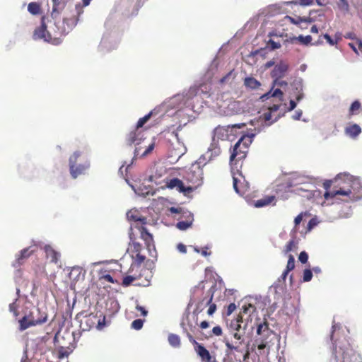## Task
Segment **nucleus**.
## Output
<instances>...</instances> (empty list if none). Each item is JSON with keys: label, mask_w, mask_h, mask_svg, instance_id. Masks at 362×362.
I'll return each instance as SVG.
<instances>
[{"label": "nucleus", "mask_w": 362, "mask_h": 362, "mask_svg": "<svg viewBox=\"0 0 362 362\" xmlns=\"http://www.w3.org/2000/svg\"><path fill=\"white\" fill-rule=\"evenodd\" d=\"M53 3L51 13L52 20L46 23L45 17L42 18L41 26L35 29L33 38L43 40L53 45H59L62 40L60 37L66 35L76 26L77 19L74 18H64L61 21L59 15L64 8L67 0H52Z\"/></svg>", "instance_id": "1"}, {"label": "nucleus", "mask_w": 362, "mask_h": 362, "mask_svg": "<svg viewBox=\"0 0 362 362\" xmlns=\"http://www.w3.org/2000/svg\"><path fill=\"white\" fill-rule=\"evenodd\" d=\"M334 182L337 183L339 189L333 191V196H346L351 202L362 199V195L359 194L362 189V182L358 177L346 173H339L334 178Z\"/></svg>", "instance_id": "2"}, {"label": "nucleus", "mask_w": 362, "mask_h": 362, "mask_svg": "<svg viewBox=\"0 0 362 362\" xmlns=\"http://www.w3.org/2000/svg\"><path fill=\"white\" fill-rule=\"evenodd\" d=\"M199 94V88L197 86H192L182 93L174 95L170 100V105L177 109V114L179 117L182 116V111L185 110V115L189 117L188 120H190L191 118H194V103Z\"/></svg>", "instance_id": "3"}, {"label": "nucleus", "mask_w": 362, "mask_h": 362, "mask_svg": "<svg viewBox=\"0 0 362 362\" xmlns=\"http://www.w3.org/2000/svg\"><path fill=\"white\" fill-rule=\"evenodd\" d=\"M334 356L336 362H362L360 355L352 349L346 340L336 344Z\"/></svg>", "instance_id": "4"}, {"label": "nucleus", "mask_w": 362, "mask_h": 362, "mask_svg": "<svg viewBox=\"0 0 362 362\" xmlns=\"http://www.w3.org/2000/svg\"><path fill=\"white\" fill-rule=\"evenodd\" d=\"M221 153V150L218 141L214 138L207 151L197 160V163L199 166H205L208 163L219 156Z\"/></svg>", "instance_id": "5"}, {"label": "nucleus", "mask_w": 362, "mask_h": 362, "mask_svg": "<svg viewBox=\"0 0 362 362\" xmlns=\"http://www.w3.org/2000/svg\"><path fill=\"white\" fill-rule=\"evenodd\" d=\"M81 156V152L75 151L69 158V170L71 177L76 179L83 175L90 168V162L86 161L83 164H77V160Z\"/></svg>", "instance_id": "6"}, {"label": "nucleus", "mask_w": 362, "mask_h": 362, "mask_svg": "<svg viewBox=\"0 0 362 362\" xmlns=\"http://www.w3.org/2000/svg\"><path fill=\"white\" fill-rule=\"evenodd\" d=\"M249 146H245L243 139H240L234 145L230 156V164L232 167L237 165V162L246 157Z\"/></svg>", "instance_id": "7"}, {"label": "nucleus", "mask_w": 362, "mask_h": 362, "mask_svg": "<svg viewBox=\"0 0 362 362\" xmlns=\"http://www.w3.org/2000/svg\"><path fill=\"white\" fill-rule=\"evenodd\" d=\"M203 167L199 166L197 160L187 171L185 179L189 183L197 185V186L200 185L203 179Z\"/></svg>", "instance_id": "8"}, {"label": "nucleus", "mask_w": 362, "mask_h": 362, "mask_svg": "<svg viewBox=\"0 0 362 362\" xmlns=\"http://www.w3.org/2000/svg\"><path fill=\"white\" fill-rule=\"evenodd\" d=\"M144 141V136L142 131L135 129L131 132L127 138V141L129 145H134L135 149L134 151V158H136L139 155V151L141 148L140 145Z\"/></svg>", "instance_id": "9"}, {"label": "nucleus", "mask_w": 362, "mask_h": 362, "mask_svg": "<svg viewBox=\"0 0 362 362\" xmlns=\"http://www.w3.org/2000/svg\"><path fill=\"white\" fill-rule=\"evenodd\" d=\"M287 185L288 187H296L300 185L313 187V184L311 182L310 178L309 177L298 173H294L291 175V176L288 180Z\"/></svg>", "instance_id": "10"}, {"label": "nucleus", "mask_w": 362, "mask_h": 362, "mask_svg": "<svg viewBox=\"0 0 362 362\" xmlns=\"http://www.w3.org/2000/svg\"><path fill=\"white\" fill-rule=\"evenodd\" d=\"M167 187L170 189H177L179 192L183 193L185 196L192 192L194 189L191 186H185L183 182L178 178L171 179L168 182Z\"/></svg>", "instance_id": "11"}, {"label": "nucleus", "mask_w": 362, "mask_h": 362, "mask_svg": "<svg viewBox=\"0 0 362 362\" xmlns=\"http://www.w3.org/2000/svg\"><path fill=\"white\" fill-rule=\"evenodd\" d=\"M289 65L284 61H280L272 70L271 75L273 78H283L288 70Z\"/></svg>", "instance_id": "12"}, {"label": "nucleus", "mask_w": 362, "mask_h": 362, "mask_svg": "<svg viewBox=\"0 0 362 362\" xmlns=\"http://www.w3.org/2000/svg\"><path fill=\"white\" fill-rule=\"evenodd\" d=\"M118 40L115 39V36L112 35H104L103 37L100 47L101 49L111 50L115 49L118 45Z\"/></svg>", "instance_id": "13"}, {"label": "nucleus", "mask_w": 362, "mask_h": 362, "mask_svg": "<svg viewBox=\"0 0 362 362\" xmlns=\"http://www.w3.org/2000/svg\"><path fill=\"white\" fill-rule=\"evenodd\" d=\"M34 252V250L31 249V247H28L22 250L19 255L16 256L15 261L12 265L14 267H18L23 264L24 259H27Z\"/></svg>", "instance_id": "14"}, {"label": "nucleus", "mask_w": 362, "mask_h": 362, "mask_svg": "<svg viewBox=\"0 0 362 362\" xmlns=\"http://www.w3.org/2000/svg\"><path fill=\"white\" fill-rule=\"evenodd\" d=\"M40 315V310L38 308H34L31 310L29 314H26V316H29V319L33 320V325L35 326L37 325H40L47 321V315L43 313L40 317L37 316Z\"/></svg>", "instance_id": "15"}, {"label": "nucleus", "mask_w": 362, "mask_h": 362, "mask_svg": "<svg viewBox=\"0 0 362 362\" xmlns=\"http://www.w3.org/2000/svg\"><path fill=\"white\" fill-rule=\"evenodd\" d=\"M313 187H308L305 185H300L296 187V188L294 189V192L298 194V195L305 197L308 199H310L314 197V190Z\"/></svg>", "instance_id": "16"}, {"label": "nucleus", "mask_w": 362, "mask_h": 362, "mask_svg": "<svg viewBox=\"0 0 362 362\" xmlns=\"http://www.w3.org/2000/svg\"><path fill=\"white\" fill-rule=\"evenodd\" d=\"M313 187H308L305 185H300L296 187V188L294 189V192L298 194V195L305 197L308 199H310L314 197V190Z\"/></svg>", "instance_id": "17"}, {"label": "nucleus", "mask_w": 362, "mask_h": 362, "mask_svg": "<svg viewBox=\"0 0 362 362\" xmlns=\"http://www.w3.org/2000/svg\"><path fill=\"white\" fill-rule=\"evenodd\" d=\"M229 132H231L229 127H218L214 130L213 138L218 141L221 140H226L228 139Z\"/></svg>", "instance_id": "18"}, {"label": "nucleus", "mask_w": 362, "mask_h": 362, "mask_svg": "<svg viewBox=\"0 0 362 362\" xmlns=\"http://www.w3.org/2000/svg\"><path fill=\"white\" fill-rule=\"evenodd\" d=\"M197 354L201 358L202 362H210L215 358L212 357L209 351L202 345L199 344L197 347H194Z\"/></svg>", "instance_id": "19"}, {"label": "nucleus", "mask_w": 362, "mask_h": 362, "mask_svg": "<svg viewBox=\"0 0 362 362\" xmlns=\"http://www.w3.org/2000/svg\"><path fill=\"white\" fill-rule=\"evenodd\" d=\"M75 346L70 344L69 346H59L57 347L58 358L62 359L67 358L74 350Z\"/></svg>", "instance_id": "20"}, {"label": "nucleus", "mask_w": 362, "mask_h": 362, "mask_svg": "<svg viewBox=\"0 0 362 362\" xmlns=\"http://www.w3.org/2000/svg\"><path fill=\"white\" fill-rule=\"evenodd\" d=\"M43 249L45 250L47 257L50 259V262L57 263L60 257V254L58 252L55 251L49 245H45Z\"/></svg>", "instance_id": "21"}, {"label": "nucleus", "mask_w": 362, "mask_h": 362, "mask_svg": "<svg viewBox=\"0 0 362 362\" xmlns=\"http://www.w3.org/2000/svg\"><path fill=\"white\" fill-rule=\"evenodd\" d=\"M361 133V128L358 124H354L345 128V134L352 139H356Z\"/></svg>", "instance_id": "22"}, {"label": "nucleus", "mask_w": 362, "mask_h": 362, "mask_svg": "<svg viewBox=\"0 0 362 362\" xmlns=\"http://www.w3.org/2000/svg\"><path fill=\"white\" fill-rule=\"evenodd\" d=\"M288 274V272L285 270L283 274H281V277L278 279V281L276 283H274L272 287L275 290V294L278 296V297L280 296V293L283 292L284 290V287L283 284L281 283V281H284L287 275Z\"/></svg>", "instance_id": "23"}, {"label": "nucleus", "mask_w": 362, "mask_h": 362, "mask_svg": "<svg viewBox=\"0 0 362 362\" xmlns=\"http://www.w3.org/2000/svg\"><path fill=\"white\" fill-rule=\"evenodd\" d=\"M245 86L250 90H257L261 86V83L254 77H246L244 79Z\"/></svg>", "instance_id": "24"}, {"label": "nucleus", "mask_w": 362, "mask_h": 362, "mask_svg": "<svg viewBox=\"0 0 362 362\" xmlns=\"http://www.w3.org/2000/svg\"><path fill=\"white\" fill-rule=\"evenodd\" d=\"M272 332L267 322L259 323L257 327V334L260 337L265 338Z\"/></svg>", "instance_id": "25"}, {"label": "nucleus", "mask_w": 362, "mask_h": 362, "mask_svg": "<svg viewBox=\"0 0 362 362\" xmlns=\"http://www.w3.org/2000/svg\"><path fill=\"white\" fill-rule=\"evenodd\" d=\"M33 320L29 319V316H26L25 315L18 321L19 323V330L24 331L28 328L34 326Z\"/></svg>", "instance_id": "26"}, {"label": "nucleus", "mask_w": 362, "mask_h": 362, "mask_svg": "<svg viewBox=\"0 0 362 362\" xmlns=\"http://www.w3.org/2000/svg\"><path fill=\"white\" fill-rule=\"evenodd\" d=\"M131 257L133 259L130 268L132 269H133V267L135 266L139 267L146 260V257L143 255H141L139 252H137L135 254V255L134 254H131Z\"/></svg>", "instance_id": "27"}, {"label": "nucleus", "mask_w": 362, "mask_h": 362, "mask_svg": "<svg viewBox=\"0 0 362 362\" xmlns=\"http://www.w3.org/2000/svg\"><path fill=\"white\" fill-rule=\"evenodd\" d=\"M198 319H193L191 315H188L185 320H182V322H185L186 327L188 328L189 331L194 332L196 329L197 325Z\"/></svg>", "instance_id": "28"}, {"label": "nucleus", "mask_w": 362, "mask_h": 362, "mask_svg": "<svg viewBox=\"0 0 362 362\" xmlns=\"http://www.w3.org/2000/svg\"><path fill=\"white\" fill-rule=\"evenodd\" d=\"M169 344L174 348H180L181 346L180 337L175 334H170L168 337Z\"/></svg>", "instance_id": "29"}, {"label": "nucleus", "mask_w": 362, "mask_h": 362, "mask_svg": "<svg viewBox=\"0 0 362 362\" xmlns=\"http://www.w3.org/2000/svg\"><path fill=\"white\" fill-rule=\"evenodd\" d=\"M275 197L274 196L267 197L260 199H258L255 202V206L257 208L263 207L271 204Z\"/></svg>", "instance_id": "30"}, {"label": "nucleus", "mask_w": 362, "mask_h": 362, "mask_svg": "<svg viewBox=\"0 0 362 362\" xmlns=\"http://www.w3.org/2000/svg\"><path fill=\"white\" fill-rule=\"evenodd\" d=\"M180 325L183 332L186 334L189 341L194 345V347H197L200 344L198 343L192 337V335L191 334L192 332L188 330V328L186 327L185 322H182Z\"/></svg>", "instance_id": "31"}, {"label": "nucleus", "mask_w": 362, "mask_h": 362, "mask_svg": "<svg viewBox=\"0 0 362 362\" xmlns=\"http://www.w3.org/2000/svg\"><path fill=\"white\" fill-rule=\"evenodd\" d=\"M141 238L145 241L147 247L151 245V243L153 242V236L151 233H148L146 228H142L141 230Z\"/></svg>", "instance_id": "32"}, {"label": "nucleus", "mask_w": 362, "mask_h": 362, "mask_svg": "<svg viewBox=\"0 0 362 362\" xmlns=\"http://www.w3.org/2000/svg\"><path fill=\"white\" fill-rule=\"evenodd\" d=\"M259 119L264 120L265 122V126L269 127L276 122L279 117H276L274 120L269 122L272 119V112L269 111V112L264 113L262 115L259 117Z\"/></svg>", "instance_id": "33"}, {"label": "nucleus", "mask_w": 362, "mask_h": 362, "mask_svg": "<svg viewBox=\"0 0 362 362\" xmlns=\"http://www.w3.org/2000/svg\"><path fill=\"white\" fill-rule=\"evenodd\" d=\"M242 322V317H240L237 318L235 320H233L230 322V327L232 332H243L242 326L240 325Z\"/></svg>", "instance_id": "34"}, {"label": "nucleus", "mask_w": 362, "mask_h": 362, "mask_svg": "<svg viewBox=\"0 0 362 362\" xmlns=\"http://www.w3.org/2000/svg\"><path fill=\"white\" fill-rule=\"evenodd\" d=\"M242 322V317H240L237 318L235 320H233L230 322V327L232 332H243L242 326L240 325Z\"/></svg>", "instance_id": "35"}, {"label": "nucleus", "mask_w": 362, "mask_h": 362, "mask_svg": "<svg viewBox=\"0 0 362 362\" xmlns=\"http://www.w3.org/2000/svg\"><path fill=\"white\" fill-rule=\"evenodd\" d=\"M292 86L296 92L303 91V80L301 78H296Z\"/></svg>", "instance_id": "36"}, {"label": "nucleus", "mask_w": 362, "mask_h": 362, "mask_svg": "<svg viewBox=\"0 0 362 362\" xmlns=\"http://www.w3.org/2000/svg\"><path fill=\"white\" fill-rule=\"evenodd\" d=\"M247 325L243 327V332H232L233 337L238 341L239 344H241L244 341L243 336L245 333Z\"/></svg>", "instance_id": "37"}, {"label": "nucleus", "mask_w": 362, "mask_h": 362, "mask_svg": "<svg viewBox=\"0 0 362 362\" xmlns=\"http://www.w3.org/2000/svg\"><path fill=\"white\" fill-rule=\"evenodd\" d=\"M28 11L33 15L38 14L40 11V5L35 2H31L28 6Z\"/></svg>", "instance_id": "38"}, {"label": "nucleus", "mask_w": 362, "mask_h": 362, "mask_svg": "<svg viewBox=\"0 0 362 362\" xmlns=\"http://www.w3.org/2000/svg\"><path fill=\"white\" fill-rule=\"evenodd\" d=\"M192 225L191 223V220H185L179 221L176 224V227L180 230H186L189 228H190Z\"/></svg>", "instance_id": "39"}, {"label": "nucleus", "mask_w": 362, "mask_h": 362, "mask_svg": "<svg viewBox=\"0 0 362 362\" xmlns=\"http://www.w3.org/2000/svg\"><path fill=\"white\" fill-rule=\"evenodd\" d=\"M152 114H153V112L151 111L147 115H146L144 117L140 118L136 123V129H139V128L142 127L149 120Z\"/></svg>", "instance_id": "40"}, {"label": "nucleus", "mask_w": 362, "mask_h": 362, "mask_svg": "<svg viewBox=\"0 0 362 362\" xmlns=\"http://www.w3.org/2000/svg\"><path fill=\"white\" fill-rule=\"evenodd\" d=\"M127 218H128L129 220H133V221H136V222L139 221V222H141L142 224H145V223H146V218L139 216L137 214H134L133 213H132V211H129V212L127 214Z\"/></svg>", "instance_id": "41"}, {"label": "nucleus", "mask_w": 362, "mask_h": 362, "mask_svg": "<svg viewBox=\"0 0 362 362\" xmlns=\"http://www.w3.org/2000/svg\"><path fill=\"white\" fill-rule=\"evenodd\" d=\"M293 40H298L302 44H303L305 45H308V44H310L311 42L312 37L310 35H306V36L299 35L297 37H294L293 39Z\"/></svg>", "instance_id": "42"}, {"label": "nucleus", "mask_w": 362, "mask_h": 362, "mask_svg": "<svg viewBox=\"0 0 362 362\" xmlns=\"http://www.w3.org/2000/svg\"><path fill=\"white\" fill-rule=\"evenodd\" d=\"M18 298H16L13 302L9 304L8 305V310L11 313L13 314L15 317H17L18 315V305H17Z\"/></svg>", "instance_id": "43"}, {"label": "nucleus", "mask_w": 362, "mask_h": 362, "mask_svg": "<svg viewBox=\"0 0 362 362\" xmlns=\"http://www.w3.org/2000/svg\"><path fill=\"white\" fill-rule=\"evenodd\" d=\"M361 109V103L359 101L356 100L354 103H352L350 109H349V113L351 115H356L358 114V111Z\"/></svg>", "instance_id": "44"}, {"label": "nucleus", "mask_w": 362, "mask_h": 362, "mask_svg": "<svg viewBox=\"0 0 362 362\" xmlns=\"http://www.w3.org/2000/svg\"><path fill=\"white\" fill-rule=\"evenodd\" d=\"M267 341L265 339L259 337L255 340V344L257 346L259 350H264L267 346Z\"/></svg>", "instance_id": "45"}, {"label": "nucleus", "mask_w": 362, "mask_h": 362, "mask_svg": "<svg viewBox=\"0 0 362 362\" xmlns=\"http://www.w3.org/2000/svg\"><path fill=\"white\" fill-rule=\"evenodd\" d=\"M144 322V320H141V319L134 320L132 322V328H133V329H134L136 330L141 329L142 328V327H143Z\"/></svg>", "instance_id": "46"}, {"label": "nucleus", "mask_w": 362, "mask_h": 362, "mask_svg": "<svg viewBox=\"0 0 362 362\" xmlns=\"http://www.w3.org/2000/svg\"><path fill=\"white\" fill-rule=\"evenodd\" d=\"M295 267V259L293 255H290L287 262L286 269L287 272H291Z\"/></svg>", "instance_id": "47"}, {"label": "nucleus", "mask_w": 362, "mask_h": 362, "mask_svg": "<svg viewBox=\"0 0 362 362\" xmlns=\"http://www.w3.org/2000/svg\"><path fill=\"white\" fill-rule=\"evenodd\" d=\"M255 136V134L251 133L250 134L243 136L240 139H243V142L245 143V146H250Z\"/></svg>", "instance_id": "48"}, {"label": "nucleus", "mask_w": 362, "mask_h": 362, "mask_svg": "<svg viewBox=\"0 0 362 362\" xmlns=\"http://www.w3.org/2000/svg\"><path fill=\"white\" fill-rule=\"evenodd\" d=\"M338 7L344 11H348L349 5L347 0H339L337 2Z\"/></svg>", "instance_id": "49"}, {"label": "nucleus", "mask_w": 362, "mask_h": 362, "mask_svg": "<svg viewBox=\"0 0 362 362\" xmlns=\"http://www.w3.org/2000/svg\"><path fill=\"white\" fill-rule=\"evenodd\" d=\"M313 272L309 269H305L303 272V280L304 282H308L312 279Z\"/></svg>", "instance_id": "50"}, {"label": "nucleus", "mask_w": 362, "mask_h": 362, "mask_svg": "<svg viewBox=\"0 0 362 362\" xmlns=\"http://www.w3.org/2000/svg\"><path fill=\"white\" fill-rule=\"evenodd\" d=\"M224 343L227 347V349L230 351H240L239 346L237 345H234L232 343L229 341L228 339H224Z\"/></svg>", "instance_id": "51"}, {"label": "nucleus", "mask_w": 362, "mask_h": 362, "mask_svg": "<svg viewBox=\"0 0 362 362\" xmlns=\"http://www.w3.org/2000/svg\"><path fill=\"white\" fill-rule=\"evenodd\" d=\"M136 279L135 277L132 276H126L123 279L122 285L124 286H129L134 280Z\"/></svg>", "instance_id": "52"}, {"label": "nucleus", "mask_w": 362, "mask_h": 362, "mask_svg": "<svg viewBox=\"0 0 362 362\" xmlns=\"http://www.w3.org/2000/svg\"><path fill=\"white\" fill-rule=\"evenodd\" d=\"M132 254H136L137 252H141V245L140 243L136 242H133L132 245Z\"/></svg>", "instance_id": "53"}, {"label": "nucleus", "mask_w": 362, "mask_h": 362, "mask_svg": "<svg viewBox=\"0 0 362 362\" xmlns=\"http://www.w3.org/2000/svg\"><path fill=\"white\" fill-rule=\"evenodd\" d=\"M182 216L183 218H186V220H191V223H193L194 215L192 212L187 210H183L182 212Z\"/></svg>", "instance_id": "54"}, {"label": "nucleus", "mask_w": 362, "mask_h": 362, "mask_svg": "<svg viewBox=\"0 0 362 362\" xmlns=\"http://www.w3.org/2000/svg\"><path fill=\"white\" fill-rule=\"evenodd\" d=\"M298 259L303 264L306 263L308 262V253L306 252H305V251H302L300 253V255H299Z\"/></svg>", "instance_id": "55"}, {"label": "nucleus", "mask_w": 362, "mask_h": 362, "mask_svg": "<svg viewBox=\"0 0 362 362\" xmlns=\"http://www.w3.org/2000/svg\"><path fill=\"white\" fill-rule=\"evenodd\" d=\"M318 223V221L317 219V218H312L308 223V226H307V228H308V230H311L315 226H316Z\"/></svg>", "instance_id": "56"}, {"label": "nucleus", "mask_w": 362, "mask_h": 362, "mask_svg": "<svg viewBox=\"0 0 362 362\" xmlns=\"http://www.w3.org/2000/svg\"><path fill=\"white\" fill-rule=\"evenodd\" d=\"M203 310V308L201 307V305L199 304H198L196 307V308L194 310V311L192 312V313L191 314V317L193 318V319H195L197 318L198 319V315L200 312H202V310Z\"/></svg>", "instance_id": "57"}, {"label": "nucleus", "mask_w": 362, "mask_h": 362, "mask_svg": "<svg viewBox=\"0 0 362 362\" xmlns=\"http://www.w3.org/2000/svg\"><path fill=\"white\" fill-rule=\"evenodd\" d=\"M272 90H273V87L272 88V89L270 90H269L268 92L262 95L259 97V100L262 102H264V101L268 100L269 98H270L271 97H272Z\"/></svg>", "instance_id": "58"}, {"label": "nucleus", "mask_w": 362, "mask_h": 362, "mask_svg": "<svg viewBox=\"0 0 362 362\" xmlns=\"http://www.w3.org/2000/svg\"><path fill=\"white\" fill-rule=\"evenodd\" d=\"M272 97H279V100L283 101V92L279 88H276L274 90L272 91Z\"/></svg>", "instance_id": "59"}, {"label": "nucleus", "mask_w": 362, "mask_h": 362, "mask_svg": "<svg viewBox=\"0 0 362 362\" xmlns=\"http://www.w3.org/2000/svg\"><path fill=\"white\" fill-rule=\"evenodd\" d=\"M282 78H274V86L276 85V86H286L288 85L287 82L285 81H283L281 80Z\"/></svg>", "instance_id": "60"}, {"label": "nucleus", "mask_w": 362, "mask_h": 362, "mask_svg": "<svg viewBox=\"0 0 362 362\" xmlns=\"http://www.w3.org/2000/svg\"><path fill=\"white\" fill-rule=\"evenodd\" d=\"M323 37L327 40V42L329 43V45H330L332 46L335 45L337 43V41L334 40L331 37V36L327 33L324 34Z\"/></svg>", "instance_id": "61"}, {"label": "nucleus", "mask_w": 362, "mask_h": 362, "mask_svg": "<svg viewBox=\"0 0 362 362\" xmlns=\"http://www.w3.org/2000/svg\"><path fill=\"white\" fill-rule=\"evenodd\" d=\"M155 144L152 143L148 146L146 150L141 153V156L144 157L147 156L149 153H151L154 148Z\"/></svg>", "instance_id": "62"}, {"label": "nucleus", "mask_w": 362, "mask_h": 362, "mask_svg": "<svg viewBox=\"0 0 362 362\" xmlns=\"http://www.w3.org/2000/svg\"><path fill=\"white\" fill-rule=\"evenodd\" d=\"M242 310L244 313H250L255 312V308L253 305H252L251 304H249L247 306H246V305L243 306Z\"/></svg>", "instance_id": "63"}, {"label": "nucleus", "mask_w": 362, "mask_h": 362, "mask_svg": "<svg viewBox=\"0 0 362 362\" xmlns=\"http://www.w3.org/2000/svg\"><path fill=\"white\" fill-rule=\"evenodd\" d=\"M294 245H295L294 240H290L286 245L284 252L288 253V252H291L293 250Z\"/></svg>", "instance_id": "64"}]
</instances>
